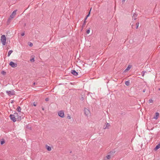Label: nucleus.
<instances>
[{
	"label": "nucleus",
	"instance_id": "2f4dec72",
	"mask_svg": "<svg viewBox=\"0 0 160 160\" xmlns=\"http://www.w3.org/2000/svg\"><path fill=\"white\" fill-rule=\"evenodd\" d=\"M125 0H122V3H124V2H125Z\"/></svg>",
	"mask_w": 160,
	"mask_h": 160
},
{
	"label": "nucleus",
	"instance_id": "5701e85b",
	"mask_svg": "<svg viewBox=\"0 0 160 160\" xmlns=\"http://www.w3.org/2000/svg\"><path fill=\"white\" fill-rule=\"evenodd\" d=\"M139 22H137L136 23V28L137 29L138 27V25H139Z\"/></svg>",
	"mask_w": 160,
	"mask_h": 160
},
{
	"label": "nucleus",
	"instance_id": "e433bc0d",
	"mask_svg": "<svg viewBox=\"0 0 160 160\" xmlns=\"http://www.w3.org/2000/svg\"><path fill=\"white\" fill-rule=\"evenodd\" d=\"M83 97H82V98H81V100H83Z\"/></svg>",
	"mask_w": 160,
	"mask_h": 160
},
{
	"label": "nucleus",
	"instance_id": "6e6552de",
	"mask_svg": "<svg viewBox=\"0 0 160 160\" xmlns=\"http://www.w3.org/2000/svg\"><path fill=\"white\" fill-rule=\"evenodd\" d=\"M71 73L74 76H77L78 75V73L74 70H72L71 71Z\"/></svg>",
	"mask_w": 160,
	"mask_h": 160
},
{
	"label": "nucleus",
	"instance_id": "ddd939ff",
	"mask_svg": "<svg viewBox=\"0 0 160 160\" xmlns=\"http://www.w3.org/2000/svg\"><path fill=\"white\" fill-rule=\"evenodd\" d=\"M13 115L16 118H18L19 117L18 114L17 112H15Z\"/></svg>",
	"mask_w": 160,
	"mask_h": 160
},
{
	"label": "nucleus",
	"instance_id": "2eb2a0df",
	"mask_svg": "<svg viewBox=\"0 0 160 160\" xmlns=\"http://www.w3.org/2000/svg\"><path fill=\"white\" fill-rule=\"evenodd\" d=\"M86 21H85V19H84V21H83V24L82 26V30L83 29V28L85 27V25L86 24Z\"/></svg>",
	"mask_w": 160,
	"mask_h": 160
},
{
	"label": "nucleus",
	"instance_id": "4468645a",
	"mask_svg": "<svg viewBox=\"0 0 160 160\" xmlns=\"http://www.w3.org/2000/svg\"><path fill=\"white\" fill-rule=\"evenodd\" d=\"M137 14H136L135 13H134L133 14L132 18L134 20H136V17H137Z\"/></svg>",
	"mask_w": 160,
	"mask_h": 160
},
{
	"label": "nucleus",
	"instance_id": "58836bf2",
	"mask_svg": "<svg viewBox=\"0 0 160 160\" xmlns=\"http://www.w3.org/2000/svg\"><path fill=\"white\" fill-rule=\"evenodd\" d=\"M104 160H106V159L105 158V159H104Z\"/></svg>",
	"mask_w": 160,
	"mask_h": 160
},
{
	"label": "nucleus",
	"instance_id": "aec40b11",
	"mask_svg": "<svg viewBox=\"0 0 160 160\" xmlns=\"http://www.w3.org/2000/svg\"><path fill=\"white\" fill-rule=\"evenodd\" d=\"M90 11L89 12V13L87 15V16H86V17L85 18V21H86V19H87V18L89 16V15H90Z\"/></svg>",
	"mask_w": 160,
	"mask_h": 160
},
{
	"label": "nucleus",
	"instance_id": "c9c22d12",
	"mask_svg": "<svg viewBox=\"0 0 160 160\" xmlns=\"http://www.w3.org/2000/svg\"><path fill=\"white\" fill-rule=\"evenodd\" d=\"M33 105L35 106H36V104H35L34 103H33Z\"/></svg>",
	"mask_w": 160,
	"mask_h": 160
},
{
	"label": "nucleus",
	"instance_id": "4be33fe9",
	"mask_svg": "<svg viewBox=\"0 0 160 160\" xmlns=\"http://www.w3.org/2000/svg\"><path fill=\"white\" fill-rule=\"evenodd\" d=\"M106 158L107 159H109L111 158L110 156V155H108L107 156Z\"/></svg>",
	"mask_w": 160,
	"mask_h": 160
},
{
	"label": "nucleus",
	"instance_id": "0eeeda50",
	"mask_svg": "<svg viewBox=\"0 0 160 160\" xmlns=\"http://www.w3.org/2000/svg\"><path fill=\"white\" fill-rule=\"evenodd\" d=\"M10 119L13 121V122H15L16 121V118L13 115V114H10Z\"/></svg>",
	"mask_w": 160,
	"mask_h": 160
},
{
	"label": "nucleus",
	"instance_id": "6ab92c4d",
	"mask_svg": "<svg viewBox=\"0 0 160 160\" xmlns=\"http://www.w3.org/2000/svg\"><path fill=\"white\" fill-rule=\"evenodd\" d=\"M1 73L3 75H5L6 74V73L4 71H1Z\"/></svg>",
	"mask_w": 160,
	"mask_h": 160
},
{
	"label": "nucleus",
	"instance_id": "4c0bfd02",
	"mask_svg": "<svg viewBox=\"0 0 160 160\" xmlns=\"http://www.w3.org/2000/svg\"><path fill=\"white\" fill-rule=\"evenodd\" d=\"M158 90H159L160 91V88H159L158 89Z\"/></svg>",
	"mask_w": 160,
	"mask_h": 160
},
{
	"label": "nucleus",
	"instance_id": "c756f323",
	"mask_svg": "<svg viewBox=\"0 0 160 160\" xmlns=\"http://www.w3.org/2000/svg\"><path fill=\"white\" fill-rule=\"evenodd\" d=\"M30 61L32 62H33L34 61V58H32L30 59Z\"/></svg>",
	"mask_w": 160,
	"mask_h": 160
},
{
	"label": "nucleus",
	"instance_id": "f257e3e1",
	"mask_svg": "<svg viewBox=\"0 0 160 160\" xmlns=\"http://www.w3.org/2000/svg\"><path fill=\"white\" fill-rule=\"evenodd\" d=\"M1 41L3 45L4 46L6 43V39L5 35H2L1 38Z\"/></svg>",
	"mask_w": 160,
	"mask_h": 160
},
{
	"label": "nucleus",
	"instance_id": "f3484780",
	"mask_svg": "<svg viewBox=\"0 0 160 160\" xmlns=\"http://www.w3.org/2000/svg\"><path fill=\"white\" fill-rule=\"evenodd\" d=\"M12 52V50H10L8 52V57H9L10 54H11V53Z\"/></svg>",
	"mask_w": 160,
	"mask_h": 160
},
{
	"label": "nucleus",
	"instance_id": "cd10ccee",
	"mask_svg": "<svg viewBox=\"0 0 160 160\" xmlns=\"http://www.w3.org/2000/svg\"><path fill=\"white\" fill-rule=\"evenodd\" d=\"M153 102V100L152 99H151L149 100V103H152Z\"/></svg>",
	"mask_w": 160,
	"mask_h": 160
},
{
	"label": "nucleus",
	"instance_id": "412c9836",
	"mask_svg": "<svg viewBox=\"0 0 160 160\" xmlns=\"http://www.w3.org/2000/svg\"><path fill=\"white\" fill-rule=\"evenodd\" d=\"M131 68V67L129 66H128V67L125 70V71H128Z\"/></svg>",
	"mask_w": 160,
	"mask_h": 160
},
{
	"label": "nucleus",
	"instance_id": "bb28decb",
	"mask_svg": "<svg viewBox=\"0 0 160 160\" xmlns=\"http://www.w3.org/2000/svg\"><path fill=\"white\" fill-rule=\"evenodd\" d=\"M30 46V47H32V45H33V44H32V43L31 42H29V44H28Z\"/></svg>",
	"mask_w": 160,
	"mask_h": 160
},
{
	"label": "nucleus",
	"instance_id": "20e7f679",
	"mask_svg": "<svg viewBox=\"0 0 160 160\" xmlns=\"http://www.w3.org/2000/svg\"><path fill=\"white\" fill-rule=\"evenodd\" d=\"M9 65L12 68H15L17 66V64L16 63H15L12 61L10 62Z\"/></svg>",
	"mask_w": 160,
	"mask_h": 160
},
{
	"label": "nucleus",
	"instance_id": "f8f14e48",
	"mask_svg": "<svg viewBox=\"0 0 160 160\" xmlns=\"http://www.w3.org/2000/svg\"><path fill=\"white\" fill-rule=\"evenodd\" d=\"M110 126V124L108 123H106V127H104L103 128H104V129H106L107 128H108Z\"/></svg>",
	"mask_w": 160,
	"mask_h": 160
},
{
	"label": "nucleus",
	"instance_id": "39448f33",
	"mask_svg": "<svg viewBox=\"0 0 160 160\" xmlns=\"http://www.w3.org/2000/svg\"><path fill=\"white\" fill-rule=\"evenodd\" d=\"M84 114L86 116H88L90 115V112L88 109L86 108H84Z\"/></svg>",
	"mask_w": 160,
	"mask_h": 160
},
{
	"label": "nucleus",
	"instance_id": "f03ea898",
	"mask_svg": "<svg viewBox=\"0 0 160 160\" xmlns=\"http://www.w3.org/2000/svg\"><path fill=\"white\" fill-rule=\"evenodd\" d=\"M17 11V10H15L12 12L11 14L10 15V18L8 19V21L10 20L11 19H12L14 18L16 14Z\"/></svg>",
	"mask_w": 160,
	"mask_h": 160
},
{
	"label": "nucleus",
	"instance_id": "7c9ffc66",
	"mask_svg": "<svg viewBox=\"0 0 160 160\" xmlns=\"http://www.w3.org/2000/svg\"><path fill=\"white\" fill-rule=\"evenodd\" d=\"M25 35V33H24V32H23L21 34V35L22 36H24V35Z\"/></svg>",
	"mask_w": 160,
	"mask_h": 160
},
{
	"label": "nucleus",
	"instance_id": "393cba45",
	"mask_svg": "<svg viewBox=\"0 0 160 160\" xmlns=\"http://www.w3.org/2000/svg\"><path fill=\"white\" fill-rule=\"evenodd\" d=\"M146 72L145 71H143L142 72V76H144V74L145 73H146Z\"/></svg>",
	"mask_w": 160,
	"mask_h": 160
},
{
	"label": "nucleus",
	"instance_id": "dca6fc26",
	"mask_svg": "<svg viewBox=\"0 0 160 160\" xmlns=\"http://www.w3.org/2000/svg\"><path fill=\"white\" fill-rule=\"evenodd\" d=\"M17 110L18 112H21V108L20 106H18L16 109Z\"/></svg>",
	"mask_w": 160,
	"mask_h": 160
},
{
	"label": "nucleus",
	"instance_id": "9b49d317",
	"mask_svg": "<svg viewBox=\"0 0 160 160\" xmlns=\"http://www.w3.org/2000/svg\"><path fill=\"white\" fill-rule=\"evenodd\" d=\"M46 147L48 151H50L51 150V148L48 145H46Z\"/></svg>",
	"mask_w": 160,
	"mask_h": 160
},
{
	"label": "nucleus",
	"instance_id": "473e14b6",
	"mask_svg": "<svg viewBox=\"0 0 160 160\" xmlns=\"http://www.w3.org/2000/svg\"><path fill=\"white\" fill-rule=\"evenodd\" d=\"M45 101H48V98H46L45 99Z\"/></svg>",
	"mask_w": 160,
	"mask_h": 160
},
{
	"label": "nucleus",
	"instance_id": "72a5a7b5",
	"mask_svg": "<svg viewBox=\"0 0 160 160\" xmlns=\"http://www.w3.org/2000/svg\"><path fill=\"white\" fill-rule=\"evenodd\" d=\"M145 91H146V89H143V92H145Z\"/></svg>",
	"mask_w": 160,
	"mask_h": 160
},
{
	"label": "nucleus",
	"instance_id": "7ed1b4c3",
	"mask_svg": "<svg viewBox=\"0 0 160 160\" xmlns=\"http://www.w3.org/2000/svg\"><path fill=\"white\" fill-rule=\"evenodd\" d=\"M6 92L9 96L13 95L15 94V92L13 90L12 91H6Z\"/></svg>",
	"mask_w": 160,
	"mask_h": 160
},
{
	"label": "nucleus",
	"instance_id": "1a4fd4ad",
	"mask_svg": "<svg viewBox=\"0 0 160 160\" xmlns=\"http://www.w3.org/2000/svg\"><path fill=\"white\" fill-rule=\"evenodd\" d=\"M159 116V113L158 112H157L155 113V116H154L153 118L156 120H157Z\"/></svg>",
	"mask_w": 160,
	"mask_h": 160
},
{
	"label": "nucleus",
	"instance_id": "b1692460",
	"mask_svg": "<svg viewBox=\"0 0 160 160\" xmlns=\"http://www.w3.org/2000/svg\"><path fill=\"white\" fill-rule=\"evenodd\" d=\"M5 142V141L4 140H3L1 142V145H2L3 144H4Z\"/></svg>",
	"mask_w": 160,
	"mask_h": 160
},
{
	"label": "nucleus",
	"instance_id": "a878e982",
	"mask_svg": "<svg viewBox=\"0 0 160 160\" xmlns=\"http://www.w3.org/2000/svg\"><path fill=\"white\" fill-rule=\"evenodd\" d=\"M90 28H89V29H88L87 31H86V32H87V34H88L90 32Z\"/></svg>",
	"mask_w": 160,
	"mask_h": 160
},
{
	"label": "nucleus",
	"instance_id": "a211bd4d",
	"mask_svg": "<svg viewBox=\"0 0 160 160\" xmlns=\"http://www.w3.org/2000/svg\"><path fill=\"white\" fill-rule=\"evenodd\" d=\"M125 84L127 86H128L129 84V82L128 81H127L125 82Z\"/></svg>",
	"mask_w": 160,
	"mask_h": 160
},
{
	"label": "nucleus",
	"instance_id": "9d476101",
	"mask_svg": "<svg viewBox=\"0 0 160 160\" xmlns=\"http://www.w3.org/2000/svg\"><path fill=\"white\" fill-rule=\"evenodd\" d=\"M160 148V143L158 144L154 148V150H157Z\"/></svg>",
	"mask_w": 160,
	"mask_h": 160
},
{
	"label": "nucleus",
	"instance_id": "423d86ee",
	"mask_svg": "<svg viewBox=\"0 0 160 160\" xmlns=\"http://www.w3.org/2000/svg\"><path fill=\"white\" fill-rule=\"evenodd\" d=\"M58 116L61 117L63 118L64 117V112L63 111H59L58 112Z\"/></svg>",
	"mask_w": 160,
	"mask_h": 160
},
{
	"label": "nucleus",
	"instance_id": "f704fd0d",
	"mask_svg": "<svg viewBox=\"0 0 160 160\" xmlns=\"http://www.w3.org/2000/svg\"><path fill=\"white\" fill-rule=\"evenodd\" d=\"M35 84H36V83H35V82H34L33 83V84L34 85H35Z\"/></svg>",
	"mask_w": 160,
	"mask_h": 160
},
{
	"label": "nucleus",
	"instance_id": "c85d7f7f",
	"mask_svg": "<svg viewBox=\"0 0 160 160\" xmlns=\"http://www.w3.org/2000/svg\"><path fill=\"white\" fill-rule=\"evenodd\" d=\"M67 118L68 119H70L71 118V117L69 115V114H68V116H67Z\"/></svg>",
	"mask_w": 160,
	"mask_h": 160
}]
</instances>
